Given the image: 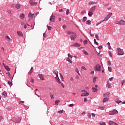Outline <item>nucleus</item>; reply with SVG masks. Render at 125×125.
<instances>
[{"mask_svg": "<svg viewBox=\"0 0 125 125\" xmlns=\"http://www.w3.org/2000/svg\"><path fill=\"white\" fill-rule=\"evenodd\" d=\"M117 52L118 55H124L125 54L124 50L120 48H118Z\"/></svg>", "mask_w": 125, "mask_h": 125, "instance_id": "f257e3e1", "label": "nucleus"}, {"mask_svg": "<svg viewBox=\"0 0 125 125\" xmlns=\"http://www.w3.org/2000/svg\"><path fill=\"white\" fill-rule=\"evenodd\" d=\"M29 3L32 6H36L38 4V2L34 1V0H30Z\"/></svg>", "mask_w": 125, "mask_h": 125, "instance_id": "f03ea898", "label": "nucleus"}, {"mask_svg": "<svg viewBox=\"0 0 125 125\" xmlns=\"http://www.w3.org/2000/svg\"><path fill=\"white\" fill-rule=\"evenodd\" d=\"M119 113L117 110L114 109L113 110H112L111 111H110L109 112V115H116V114H118Z\"/></svg>", "mask_w": 125, "mask_h": 125, "instance_id": "7ed1b4c3", "label": "nucleus"}, {"mask_svg": "<svg viewBox=\"0 0 125 125\" xmlns=\"http://www.w3.org/2000/svg\"><path fill=\"white\" fill-rule=\"evenodd\" d=\"M77 38V34L74 32V34H73L70 36V39L71 41H75Z\"/></svg>", "mask_w": 125, "mask_h": 125, "instance_id": "20e7f679", "label": "nucleus"}, {"mask_svg": "<svg viewBox=\"0 0 125 125\" xmlns=\"http://www.w3.org/2000/svg\"><path fill=\"white\" fill-rule=\"evenodd\" d=\"M95 70L96 71H101V66L99 64H97L96 67H95Z\"/></svg>", "mask_w": 125, "mask_h": 125, "instance_id": "39448f33", "label": "nucleus"}, {"mask_svg": "<svg viewBox=\"0 0 125 125\" xmlns=\"http://www.w3.org/2000/svg\"><path fill=\"white\" fill-rule=\"evenodd\" d=\"M71 46H74V47H80L81 46V43L75 42L71 44Z\"/></svg>", "mask_w": 125, "mask_h": 125, "instance_id": "423d86ee", "label": "nucleus"}, {"mask_svg": "<svg viewBox=\"0 0 125 125\" xmlns=\"http://www.w3.org/2000/svg\"><path fill=\"white\" fill-rule=\"evenodd\" d=\"M50 21H51V22H55V16L52 15L50 17Z\"/></svg>", "mask_w": 125, "mask_h": 125, "instance_id": "0eeeda50", "label": "nucleus"}, {"mask_svg": "<svg viewBox=\"0 0 125 125\" xmlns=\"http://www.w3.org/2000/svg\"><path fill=\"white\" fill-rule=\"evenodd\" d=\"M21 122V117H19L18 119H16L14 121V123L15 124H18V123H20Z\"/></svg>", "mask_w": 125, "mask_h": 125, "instance_id": "6e6552de", "label": "nucleus"}, {"mask_svg": "<svg viewBox=\"0 0 125 125\" xmlns=\"http://www.w3.org/2000/svg\"><path fill=\"white\" fill-rule=\"evenodd\" d=\"M56 79L57 81H58L57 83H61V82H60V79H59V77H58V73L57 74H56Z\"/></svg>", "mask_w": 125, "mask_h": 125, "instance_id": "1a4fd4ad", "label": "nucleus"}, {"mask_svg": "<svg viewBox=\"0 0 125 125\" xmlns=\"http://www.w3.org/2000/svg\"><path fill=\"white\" fill-rule=\"evenodd\" d=\"M34 16H35V14H31V13H29L28 14V17L31 19H34Z\"/></svg>", "mask_w": 125, "mask_h": 125, "instance_id": "9d476101", "label": "nucleus"}, {"mask_svg": "<svg viewBox=\"0 0 125 125\" xmlns=\"http://www.w3.org/2000/svg\"><path fill=\"white\" fill-rule=\"evenodd\" d=\"M38 76H39L40 79L42 80V81H44V77H43V74H39Z\"/></svg>", "mask_w": 125, "mask_h": 125, "instance_id": "9b49d317", "label": "nucleus"}, {"mask_svg": "<svg viewBox=\"0 0 125 125\" xmlns=\"http://www.w3.org/2000/svg\"><path fill=\"white\" fill-rule=\"evenodd\" d=\"M109 125H118L117 123H116L112 121H109Z\"/></svg>", "mask_w": 125, "mask_h": 125, "instance_id": "f8f14e48", "label": "nucleus"}, {"mask_svg": "<svg viewBox=\"0 0 125 125\" xmlns=\"http://www.w3.org/2000/svg\"><path fill=\"white\" fill-rule=\"evenodd\" d=\"M96 8V6H94L93 7H92L90 9V11L91 12H93L94 11V10H95V9Z\"/></svg>", "mask_w": 125, "mask_h": 125, "instance_id": "ddd939ff", "label": "nucleus"}, {"mask_svg": "<svg viewBox=\"0 0 125 125\" xmlns=\"http://www.w3.org/2000/svg\"><path fill=\"white\" fill-rule=\"evenodd\" d=\"M67 35H73V34H75V32L69 31L66 32Z\"/></svg>", "mask_w": 125, "mask_h": 125, "instance_id": "4468645a", "label": "nucleus"}, {"mask_svg": "<svg viewBox=\"0 0 125 125\" xmlns=\"http://www.w3.org/2000/svg\"><path fill=\"white\" fill-rule=\"evenodd\" d=\"M110 99L109 98H104L103 100V103H105V102H107V101H109V100Z\"/></svg>", "mask_w": 125, "mask_h": 125, "instance_id": "2eb2a0df", "label": "nucleus"}, {"mask_svg": "<svg viewBox=\"0 0 125 125\" xmlns=\"http://www.w3.org/2000/svg\"><path fill=\"white\" fill-rule=\"evenodd\" d=\"M104 97H107L110 96V92H106V93L104 94Z\"/></svg>", "mask_w": 125, "mask_h": 125, "instance_id": "dca6fc26", "label": "nucleus"}, {"mask_svg": "<svg viewBox=\"0 0 125 125\" xmlns=\"http://www.w3.org/2000/svg\"><path fill=\"white\" fill-rule=\"evenodd\" d=\"M2 96L4 98H5V97H6V96H7V92L4 91L2 93Z\"/></svg>", "mask_w": 125, "mask_h": 125, "instance_id": "f3484780", "label": "nucleus"}, {"mask_svg": "<svg viewBox=\"0 0 125 125\" xmlns=\"http://www.w3.org/2000/svg\"><path fill=\"white\" fill-rule=\"evenodd\" d=\"M17 34L18 36H20L21 37H23V33L21 31H18Z\"/></svg>", "mask_w": 125, "mask_h": 125, "instance_id": "a211bd4d", "label": "nucleus"}, {"mask_svg": "<svg viewBox=\"0 0 125 125\" xmlns=\"http://www.w3.org/2000/svg\"><path fill=\"white\" fill-rule=\"evenodd\" d=\"M92 90L93 92H97L98 89H97V88H96L94 87H92Z\"/></svg>", "mask_w": 125, "mask_h": 125, "instance_id": "6ab92c4d", "label": "nucleus"}, {"mask_svg": "<svg viewBox=\"0 0 125 125\" xmlns=\"http://www.w3.org/2000/svg\"><path fill=\"white\" fill-rule=\"evenodd\" d=\"M108 20H109V18L106 16L104 20L102 21V22H106V21H108Z\"/></svg>", "mask_w": 125, "mask_h": 125, "instance_id": "aec40b11", "label": "nucleus"}, {"mask_svg": "<svg viewBox=\"0 0 125 125\" xmlns=\"http://www.w3.org/2000/svg\"><path fill=\"white\" fill-rule=\"evenodd\" d=\"M6 40H7V41L8 42H11V39H10V38L9 37V36H8V35L6 36V37H5ZM8 39V40H7Z\"/></svg>", "mask_w": 125, "mask_h": 125, "instance_id": "412c9836", "label": "nucleus"}, {"mask_svg": "<svg viewBox=\"0 0 125 125\" xmlns=\"http://www.w3.org/2000/svg\"><path fill=\"white\" fill-rule=\"evenodd\" d=\"M86 24L87 25H91V20H88L86 21Z\"/></svg>", "mask_w": 125, "mask_h": 125, "instance_id": "4be33fe9", "label": "nucleus"}, {"mask_svg": "<svg viewBox=\"0 0 125 125\" xmlns=\"http://www.w3.org/2000/svg\"><path fill=\"white\" fill-rule=\"evenodd\" d=\"M89 4V5H91V4H97V2L90 1Z\"/></svg>", "mask_w": 125, "mask_h": 125, "instance_id": "5701e85b", "label": "nucleus"}, {"mask_svg": "<svg viewBox=\"0 0 125 125\" xmlns=\"http://www.w3.org/2000/svg\"><path fill=\"white\" fill-rule=\"evenodd\" d=\"M4 68L6 69V70H7V71H10V68L7 65H4Z\"/></svg>", "mask_w": 125, "mask_h": 125, "instance_id": "b1692460", "label": "nucleus"}, {"mask_svg": "<svg viewBox=\"0 0 125 125\" xmlns=\"http://www.w3.org/2000/svg\"><path fill=\"white\" fill-rule=\"evenodd\" d=\"M15 7H16V8H17V9H19V8H21V6L20 5V4H17L16 5Z\"/></svg>", "mask_w": 125, "mask_h": 125, "instance_id": "393cba45", "label": "nucleus"}, {"mask_svg": "<svg viewBox=\"0 0 125 125\" xmlns=\"http://www.w3.org/2000/svg\"><path fill=\"white\" fill-rule=\"evenodd\" d=\"M121 25H125V21L124 20L120 21Z\"/></svg>", "mask_w": 125, "mask_h": 125, "instance_id": "a878e982", "label": "nucleus"}, {"mask_svg": "<svg viewBox=\"0 0 125 125\" xmlns=\"http://www.w3.org/2000/svg\"><path fill=\"white\" fill-rule=\"evenodd\" d=\"M87 19V18L86 17H84L82 20L83 22H85Z\"/></svg>", "mask_w": 125, "mask_h": 125, "instance_id": "bb28decb", "label": "nucleus"}, {"mask_svg": "<svg viewBox=\"0 0 125 125\" xmlns=\"http://www.w3.org/2000/svg\"><path fill=\"white\" fill-rule=\"evenodd\" d=\"M88 16L90 17H91V16H92V15H93V13H92V12H89L88 13Z\"/></svg>", "mask_w": 125, "mask_h": 125, "instance_id": "cd10ccee", "label": "nucleus"}, {"mask_svg": "<svg viewBox=\"0 0 125 125\" xmlns=\"http://www.w3.org/2000/svg\"><path fill=\"white\" fill-rule=\"evenodd\" d=\"M66 61H68V62H70L71 63V64H73V62H72L71 59H70V58H67Z\"/></svg>", "mask_w": 125, "mask_h": 125, "instance_id": "c85d7f7f", "label": "nucleus"}, {"mask_svg": "<svg viewBox=\"0 0 125 125\" xmlns=\"http://www.w3.org/2000/svg\"><path fill=\"white\" fill-rule=\"evenodd\" d=\"M8 84H9L10 85V86H12L13 83L12 82H11L10 81H8Z\"/></svg>", "mask_w": 125, "mask_h": 125, "instance_id": "c756f323", "label": "nucleus"}, {"mask_svg": "<svg viewBox=\"0 0 125 125\" xmlns=\"http://www.w3.org/2000/svg\"><path fill=\"white\" fill-rule=\"evenodd\" d=\"M106 87H108V88H110V87H111V84H109V82H107Z\"/></svg>", "mask_w": 125, "mask_h": 125, "instance_id": "7c9ffc66", "label": "nucleus"}, {"mask_svg": "<svg viewBox=\"0 0 125 125\" xmlns=\"http://www.w3.org/2000/svg\"><path fill=\"white\" fill-rule=\"evenodd\" d=\"M47 29H48L49 31H51V29H52V27L47 25Z\"/></svg>", "mask_w": 125, "mask_h": 125, "instance_id": "2f4dec72", "label": "nucleus"}, {"mask_svg": "<svg viewBox=\"0 0 125 125\" xmlns=\"http://www.w3.org/2000/svg\"><path fill=\"white\" fill-rule=\"evenodd\" d=\"M98 109H99V110H104V106H99L98 107Z\"/></svg>", "mask_w": 125, "mask_h": 125, "instance_id": "473e14b6", "label": "nucleus"}, {"mask_svg": "<svg viewBox=\"0 0 125 125\" xmlns=\"http://www.w3.org/2000/svg\"><path fill=\"white\" fill-rule=\"evenodd\" d=\"M70 14V10L68 9L66 11V15H69Z\"/></svg>", "mask_w": 125, "mask_h": 125, "instance_id": "72a5a7b5", "label": "nucleus"}, {"mask_svg": "<svg viewBox=\"0 0 125 125\" xmlns=\"http://www.w3.org/2000/svg\"><path fill=\"white\" fill-rule=\"evenodd\" d=\"M60 102V100H57L55 101V104H56V105H58V103H59Z\"/></svg>", "mask_w": 125, "mask_h": 125, "instance_id": "f704fd0d", "label": "nucleus"}, {"mask_svg": "<svg viewBox=\"0 0 125 125\" xmlns=\"http://www.w3.org/2000/svg\"><path fill=\"white\" fill-rule=\"evenodd\" d=\"M111 16H112V13H109L106 17H107L109 18H110V17H111Z\"/></svg>", "mask_w": 125, "mask_h": 125, "instance_id": "c9c22d12", "label": "nucleus"}, {"mask_svg": "<svg viewBox=\"0 0 125 125\" xmlns=\"http://www.w3.org/2000/svg\"><path fill=\"white\" fill-rule=\"evenodd\" d=\"M107 64V66H110L111 65H112V62H110V61H108Z\"/></svg>", "mask_w": 125, "mask_h": 125, "instance_id": "e433bc0d", "label": "nucleus"}, {"mask_svg": "<svg viewBox=\"0 0 125 125\" xmlns=\"http://www.w3.org/2000/svg\"><path fill=\"white\" fill-rule=\"evenodd\" d=\"M84 95H85V96H88V95H89V93L86 92L84 93Z\"/></svg>", "mask_w": 125, "mask_h": 125, "instance_id": "4c0bfd02", "label": "nucleus"}, {"mask_svg": "<svg viewBox=\"0 0 125 125\" xmlns=\"http://www.w3.org/2000/svg\"><path fill=\"white\" fill-rule=\"evenodd\" d=\"M21 18L22 19V18H24L25 17V15L24 14H22L20 15Z\"/></svg>", "mask_w": 125, "mask_h": 125, "instance_id": "58836bf2", "label": "nucleus"}, {"mask_svg": "<svg viewBox=\"0 0 125 125\" xmlns=\"http://www.w3.org/2000/svg\"><path fill=\"white\" fill-rule=\"evenodd\" d=\"M94 42L95 44H96V45H98V42H96V39H94Z\"/></svg>", "mask_w": 125, "mask_h": 125, "instance_id": "ea45409f", "label": "nucleus"}, {"mask_svg": "<svg viewBox=\"0 0 125 125\" xmlns=\"http://www.w3.org/2000/svg\"><path fill=\"white\" fill-rule=\"evenodd\" d=\"M116 102L118 104H120V103H122V101H120V100L117 99L116 101Z\"/></svg>", "mask_w": 125, "mask_h": 125, "instance_id": "a19ab883", "label": "nucleus"}, {"mask_svg": "<svg viewBox=\"0 0 125 125\" xmlns=\"http://www.w3.org/2000/svg\"><path fill=\"white\" fill-rule=\"evenodd\" d=\"M85 12H86L85 10H83V11H82L81 12L82 15H83L85 13Z\"/></svg>", "mask_w": 125, "mask_h": 125, "instance_id": "79ce46f5", "label": "nucleus"}, {"mask_svg": "<svg viewBox=\"0 0 125 125\" xmlns=\"http://www.w3.org/2000/svg\"><path fill=\"white\" fill-rule=\"evenodd\" d=\"M95 37L96 38V39L98 40V41H99V36H98V34H96L95 35Z\"/></svg>", "mask_w": 125, "mask_h": 125, "instance_id": "37998d69", "label": "nucleus"}, {"mask_svg": "<svg viewBox=\"0 0 125 125\" xmlns=\"http://www.w3.org/2000/svg\"><path fill=\"white\" fill-rule=\"evenodd\" d=\"M96 79H97V77H94L93 78V83H95L96 82Z\"/></svg>", "mask_w": 125, "mask_h": 125, "instance_id": "c03bdc74", "label": "nucleus"}, {"mask_svg": "<svg viewBox=\"0 0 125 125\" xmlns=\"http://www.w3.org/2000/svg\"><path fill=\"white\" fill-rule=\"evenodd\" d=\"M61 79L62 82H64V77H63V76H62V75H61Z\"/></svg>", "mask_w": 125, "mask_h": 125, "instance_id": "a18cd8bd", "label": "nucleus"}, {"mask_svg": "<svg viewBox=\"0 0 125 125\" xmlns=\"http://www.w3.org/2000/svg\"><path fill=\"white\" fill-rule=\"evenodd\" d=\"M53 73L55 75H57V74H58V71L57 70H55L53 71Z\"/></svg>", "mask_w": 125, "mask_h": 125, "instance_id": "49530a36", "label": "nucleus"}, {"mask_svg": "<svg viewBox=\"0 0 125 125\" xmlns=\"http://www.w3.org/2000/svg\"><path fill=\"white\" fill-rule=\"evenodd\" d=\"M108 70L109 72H111L112 71V67H108Z\"/></svg>", "mask_w": 125, "mask_h": 125, "instance_id": "de8ad7c7", "label": "nucleus"}, {"mask_svg": "<svg viewBox=\"0 0 125 125\" xmlns=\"http://www.w3.org/2000/svg\"><path fill=\"white\" fill-rule=\"evenodd\" d=\"M100 124L101 125H106V123L105 122H101Z\"/></svg>", "mask_w": 125, "mask_h": 125, "instance_id": "09e8293b", "label": "nucleus"}, {"mask_svg": "<svg viewBox=\"0 0 125 125\" xmlns=\"http://www.w3.org/2000/svg\"><path fill=\"white\" fill-rule=\"evenodd\" d=\"M83 43L84 45L87 44V40H85L83 41Z\"/></svg>", "mask_w": 125, "mask_h": 125, "instance_id": "8fccbe9b", "label": "nucleus"}, {"mask_svg": "<svg viewBox=\"0 0 125 125\" xmlns=\"http://www.w3.org/2000/svg\"><path fill=\"white\" fill-rule=\"evenodd\" d=\"M68 57H69V58H73V56H71L70 54H68Z\"/></svg>", "mask_w": 125, "mask_h": 125, "instance_id": "3c124183", "label": "nucleus"}, {"mask_svg": "<svg viewBox=\"0 0 125 125\" xmlns=\"http://www.w3.org/2000/svg\"><path fill=\"white\" fill-rule=\"evenodd\" d=\"M116 24L118 25H121V21H116Z\"/></svg>", "mask_w": 125, "mask_h": 125, "instance_id": "603ef678", "label": "nucleus"}, {"mask_svg": "<svg viewBox=\"0 0 125 125\" xmlns=\"http://www.w3.org/2000/svg\"><path fill=\"white\" fill-rule=\"evenodd\" d=\"M125 80H123V81L121 82V84H122V85H123L125 83Z\"/></svg>", "mask_w": 125, "mask_h": 125, "instance_id": "864d4df0", "label": "nucleus"}, {"mask_svg": "<svg viewBox=\"0 0 125 125\" xmlns=\"http://www.w3.org/2000/svg\"><path fill=\"white\" fill-rule=\"evenodd\" d=\"M33 71L34 70H30L29 71V72H28L29 75H31L32 74V72H33Z\"/></svg>", "mask_w": 125, "mask_h": 125, "instance_id": "5fc2aeb1", "label": "nucleus"}, {"mask_svg": "<svg viewBox=\"0 0 125 125\" xmlns=\"http://www.w3.org/2000/svg\"><path fill=\"white\" fill-rule=\"evenodd\" d=\"M33 71L34 70H30L29 71V72H28L29 75H31L32 74V72H33Z\"/></svg>", "mask_w": 125, "mask_h": 125, "instance_id": "6e6d98bb", "label": "nucleus"}, {"mask_svg": "<svg viewBox=\"0 0 125 125\" xmlns=\"http://www.w3.org/2000/svg\"><path fill=\"white\" fill-rule=\"evenodd\" d=\"M99 49H102L103 48V46L101 45L98 47Z\"/></svg>", "mask_w": 125, "mask_h": 125, "instance_id": "4d7b16f0", "label": "nucleus"}, {"mask_svg": "<svg viewBox=\"0 0 125 125\" xmlns=\"http://www.w3.org/2000/svg\"><path fill=\"white\" fill-rule=\"evenodd\" d=\"M103 22V21H101V22H100L97 23L96 26H98V25H100V24H101Z\"/></svg>", "mask_w": 125, "mask_h": 125, "instance_id": "13d9d810", "label": "nucleus"}, {"mask_svg": "<svg viewBox=\"0 0 125 125\" xmlns=\"http://www.w3.org/2000/svg\"><path fill=\"white\" fill-rule=\"evenodd\" d=\"M58 113H59V114H62V113H63V110H60Z\"/></svg>", "mask_w": 125, "mask_h": 125, "instance_id": "bf43d9fd", "label": "nucleus"}, {"mask_svg": "<svg viewBox=\"0 0 125 125\" xmlns=\"http://www.w3.org/2000/svg\"><path fill=\"white\" fill-rule=\"evenodd\" d=\"M84 54H85V55H88V53H87V52L85 51L84 52Z\"/></svg>", "mask_w": 125, "mask_h": 125, "instance_id": "052dcab7", "label": "nucleus"}, {"mask_svg": "<svg viewBox=\"0 0 125 125\" xmlns=\"http://www.w3.org/2000/svg\"><path fill=\"white\" fill-rule=\"evenodd\" d=\"M69 106H70V107H73V106H74V104H69Z\"/></svg>", "mask_w": 125, "mask_h": 125, "instance_id": "680f3d73", "label": "nucleus"}, {"mask_svg": "<svg viewBox=\"0 0 125 125\" xmlns=\"http://www.w3.org/2000/svg\"><path fill=\"white\" fill-rule=\"evenodd\" d=\"M62 28H63V29H66V25L64 24V25L62 26Z\"/></svg>", "mask_w": 125, "mask_h": 125, "instance_id": "e2e57ef3", "label": "nucleus"}, {"mask_svg": "<svg viewBox=\"0 0 125 125\" xmlns=\"http://www.w3.org/2000/svg\"><path fill=\"white\" fill-rule=\"evenodd\" d=\"M90 117H91V114L89 113L88 115V118H90Z\"/></svg>", "mask_w": 125, "mask_h": 125, "instance_id": "0e129e2a", "label": "nucleus"}, {"mask_svg": "<svg viewBox=\"0 0 125 125\" xmlns=\"http://www.w3.org/2000/svg\"><path fill=\"white\" fill-rule=\"evenodd\" d=\"M81 97H83V96H86L85 95H84V93H83L81 95Z\"/></svg>", "mask_w": 125, "mask_h": 125, "instance_id": "69168bd1", "label": "nucleus"}, {"mask_svg": "<svg viewBox=\"0 0 125 125\" xmlns=\"http://www.w3.org/2000/svg\"><path fill=\"white\" fill-rule=\"evenodd\" d=\"M30 82H31V83H34V79H30Z\"/></svg>", "mask_w": 125, "mask_h": 125, "instance_id": "338daca9", "label": "nucleus"}, {"mask_svg": "<svg viewBox=\"0 0 125 125\" xmlns=\"http://www.w3.org/2000/svg\"><path fill=\"white\" fill-rule=\"evenodd\" d=\"M109 56H110V57H112V53H111V52H109Z\"/></svg>", "mask_w": 125, "mask_h": 125, "instance_id": "774afa93", "label": "nucleus"}]
</instances>
